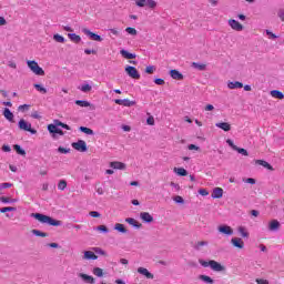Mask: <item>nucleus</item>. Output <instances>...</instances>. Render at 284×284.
I'll return each instance as SVG.
<instances>
[{"label": "nucleus", "instance_id": "f257e3e1", "mask_svg": "<svg viewBox=\"0 0 284 284\" xmlns=\"http://www.w3.org/2000/svg\"><path fill=\"white\" fill-rule=\"evenodd\" d=\"M31 216L32 219H36V221H39V223H42L43 225H51L53 227H59L61 225V221L54 220L45 214L31 213Z\"/></svg>", "mask_w": 284, "mask_h": 284}, {"label": "nucleus", "instance_id": "f03ea898", "mask_svg": "<svg viewBox=\"0 0 284 284\" xmlns=\"http://www.w3.org/2000/svg\"><path fill=\"white\" fill-rule=\"evenodd\" d=\"M200 265H202V267H211L213 272H225V266L214 260H200Z\"/></svg>", "mask_w": 284, "mask_h": 284}, {"label": "nucleus", "instance_id": "7ed1b4c3", "mask_svg": "<svg viewBox=\"0 0 284 284\" xmlns=\"http://www.w3.org/2000/svg\"><path fill=\"white\" fill-rule=\"evenodd\" d=\"M27 65L31 70V72H33V74H37L38 77L45 75V71L43 70V68L39 67V63L37 61L28 60Z\"/></svg>", "mask_w": 284, "mask_h": 284}, {"label": "nucleus", "instance_id": "20e7f679", "mask_svg": "<svg viewBox=\"0 0 284 284\" xmlns=\"http://www.w3.org/2000/svg\"><path fill=\"white\" fill-rule=\"evenodd\" d=\"M18 128L22 130L23 132H30V134H37V130L32 129V124L24 119H21L18 122Z\"/></svg>", "mask_w": 284, "mask_h": 284}, {"label": "nucleus", "instance_id": "39448f33", "mask_svg": "<svg viewBox=\"0 0 284 284\" xmlns=\"http://www.w3.org/2000/svg\"><path fill=\"white\" fill-rule=\"evenodd\" d=\"M124 70L131 79H141V74L139 73V70H136V68L126 65Z\"/></svg>", "mask_w": 284, "mask_h": 284}, {"label": "nucleus", "instance_id": "423d86ee", "mask_svg": "<svg viewBox=\"0 0 284 284\" xmlns=\"http://www.w3.org/2000/svg\"><path fill=\"white\" fill-rule=\"evenodd\" d=\"M72 149L78 152H88V144L83 140H79L78 142L72 143Z\"/></svg>", "mask_w": 284, "mask_h": 284}, {"label": "nucleus", "instance_id": "0eeeda50", "mask_svg": "<svg viewBox=\"0 0 284 284\" xmlns=\"http://www.w3.org/2000/svg\"><path fill=\"white\" fill-rule=\"evenodd\" d=\"M217 232H220V234H224L225 236H232V234H234V229H232L230 225L222 224L217 226Z\"/></svg>", "mask_w": 284, "mask_h": 284}, {"label": "nucleus", "instance_id": "6e6552de", "mask_svg": "<svg viewBox=\"0 0 284 284\" xmlns=\"http://www.w3.org/2000/svg\"><path fill=\"white\" fill-rule=\"evenodd\" d=\"M82 32L83 34H87V37H90L92 41H99V42L103 41V38H101V36L90 31V29L88 28H83Z\"/></svg>", "mask_w": 284, "mask_h": 284}, {"label": "nucleus", "instance_id": "1a4fd4ad", "mask_svg": "<svg viewBox=\"0 0 284 284\" xmlns=\"http://www.w3.org/2000/svg\"><path fill=\"white\" fill-rule=\"evenodd\" d=\"M75 105H79L80 108H90V110H97V106L87 100H77Z\"/></svg>", "mask_w": 284, "mask_h": 284}, {"label": "nucleus", "instance_id": "9d476101", "mask_svg": "<svg viewBox=\"0 0 284 284\" xmlns=\"http://www.w3.org/2000/svg\"><path fill=\"white\" fill-rule=\"evenodd\" d=\"M229 26H231L232 30H235L236 32H241L243 30V24L234 19L229 20Z\"/></svg>", "mask_w": 284, "mask_h": 284}, {"label": "nucleus", "instance_id": "9b49d317", "mask_svg": "<svg viewBox=\"0 0 284 284\" xmlns=\"http://www.w3.org/2000/svg\"><path fill=\"white\" fill-rule=\"evenodd\" d=\"M231 243L234 247H239V250H243V247H245V242H243L241 237H233Z\"/></svg>", "mask_w": 284, "mask_h": 284}, {"label": "nucleus", "instance_id": "f8f14e48", "mask_svg": "<svg viewBox=\"0 0 284 284\" xmlns=\"http://www.w3.org/2000/svg\"><path fill=\"white\" fill-rule=\"evenodd\" d=\"M268 230L270 232H276V230H281V222H278V220H272L268 223Z\"/></svg>", "mask_w": 284, "mask_h": 284}, {"label": "nucleus", "instance_id": "ddd939ff", "mask_svg": "<svg viewBox=\"0 0 284 284\" xmlns=\"http://www.w3.org/2000/svg\"><path fill=\"white\" fill-rule=\"evenodd\" d=\"M256 165H262V168H265L266 170H270L271 172H274V166L270 164L265 160H255Z\"/></svg>", "mask_w": 284, "mask_h": 284}, {"label": "nucleus", "instance_id": "4468645a", "mask_svg": "<svg viewBox=\"0 0 284 284\" xmlns=\"http://www.w3.org/2000/svg\"><path fill=\"white\" fill-rule=\"evenodd\" d=\"M140 219H141L144 223H152V221H154V217H153L149 212H142V213H140Z\"/></svg>", "mask_w": 284, "mask_h": 284}, {"label": "nucleus", "instance_id": "2eb2a0df", "mask_svg": "<svg viewBox=\"0 0 284 284\" xmlns=\"http://www.w3.org/2000/svg\"><path fill=\"white\" fill-rule=\"evenodd\" d=\"M48 130L51 134H59L60 136H63V130L57 128L54 124H49Z\"/></svg>", "mask_w": 284, "mask_h": 284}, {"label": "nucleus", "instance_id": "dca6fc26", "mask_svg": "<svg viewBox=\"0 0 284 284\" xmlns=\"http://www.w3.org/2000/svg\"><path fill=\"white\" fill-rule=\"evenodd\" d=\"M97 258H99V256H97V254H94V252H92V251L84 252V255H83L84 261H97Z\"/></svg>", "mask_w": 284, "mask_h": 284}, {"label": "nucleus", "instance_id": "f3484780", "mask_svg": "<svg viewBox=\"0 0 284 284\" xmlns=\"http://www.w3.org/2000/svg\"><path fill=\"white\" fill-rule=\"evenodd\" d=\"M3 116L7 119V121H10V123H14V113L10 111V109L6 108L3 111Z\"/></svg>", "mask_w": 284, "mask_h": 284}, {"label": "nucleus", "instance_id": "a211bd4d", "mask_svg": "<svg viewBox=\"0 0 284 284\" xmlns=\"http://www.w3.org/2000/svg\"><path fill=\"white\" fill-rule=\"evenodd\" d=\"M79 277L82 278V281H84V283H89V284L95 283V280L92 277V275H88L85 273H80Z\"/></svg>", "mask_w": 284, "mask_h": 284}, {"label": "nucleus", "instance_id": "6ab92c4d", "mask_svg": "<svg viewBox=\"0 0 284 284\" xmlns=\"http://www.w3.org/2000/svg\"><path fill=\"white\" fill-rule=\"evenodd\" d=\"M215 125L220 128V130H223L224 132H230V130H232V124L227 122H217Z\"/></svg>", "mask_w": 284, "mask_h": 284}, {"label": "nucleus", "instance_id": "aec40b11", "mask_svg": "<svg viewBox=\"0 0 284 284\" xmlns=\"http://www.w3.org/2000/svg\"><path fill=\"white\" fill-rule=\"evenodd\" d=\"M138 273L142 274V276H145V278H154V274L150 273V271H148L145 267H139Z\"/></svg>", "mask_w": 284, "mask_h": 284}, {"label": "nucleus", "instance_id": "412c9836", "mask_svg": "<svg viewBox=\"0 0 284 284\" xmlns=\"http://www.w3.org/2000/svg\"><path fill=\"white\" fill-rule=\"evenodd\" d=\"M170 74L175 81H183V75L181 72H179V70L173 69L170 71Z\"/></svg>", "mask_w": 284, "mask_h": 284}, {"label": "nucleus", "instance_id": "4be33fe9", "mask_svg": "<svg viewBox=\"0 0 284 284\" xmlns=\"http://www.w3.org/2000/svg\"><path fill=\"white\" fill-rule=\"evenodd\" d=\"M212 199H223V189L215 187L212 192Z\"/></svg>", "mask_w": 284, "mask_h": 284}, {"label": "nucleus", "instance_id": "5701e85b", "mask_svg": "<svg viewBox=\"0 0 284 284\" xmlns=\"http://www.w3.org/2000/svg\"><path fill=\"white\" fill-rule=\"evenodd\" d=\"M110 168H113V170H125V163L123 162H111Z\"/></svg>", "mask_w": 284, "mask_h": 284}, {"label": "nucleus", "instance_id": "b1692460", "mask_svg": "<svg viewBox=\"0 0 284 284\" xmlns=\"http://www.w3.org/2000/svg\"><path fill=\"white\" fill-rule=\"evenodd\" d=\"M192 68H194L195 70H200V72H203L207 69V64L199 63V62H192Z\"/></svg>", "mask_w": 284, "mask_h": 284}, {"label": "nucleus", "instance_id": "393cba45", "mask_svg": "<svg viewBox=\"0 0 284 284\" xmlns=\"http://www.w3.org/2000/svg\"><path fill=\"white\" fill-rule=\"evenodd\" d=\"M120 54L124 58V59H136V54L134 53H130L128 50L122 49L120 51Z\"/></svg>", "mask_w": 284, "mask_h": 284}, {"label": "nucleus", "instance_id": "a878e982", "mask_svg": "<svg viewBox=\"0 0 284 284\" xmlns=\"http://www.w3.org/2000/svg\"><path fill=\"white\" fill-rule=\"evenodd\" d=\"M227 88H229L230 90L241 89V88H243V83H242V82H239V81L229 82V83H227Z\"/></svg>", "mask_w": 284, "mask_h": 284}, {"label": "nucleus", "instance_id": "bb28decb", "mask_svg": "<svg viewBox=\"0 0 284 284\" xmlns=\"http://www.w3.org/2000/svg\"><path fill=\"white\" fill-rule=\"evenodd\" d=\"M68 38L73 43H81V36H78L77 33H68Z\"/></svg>", "mask_w": 284, "mask_h": 284}, {"label": "nucleus", "instance_id": "cd10ccee", "mask_svg": "<svg viewBox=\"0 0 284 284\" xmlns=\"http://www.w3.org/2000/svg\"><path fill=\"white\" fill-rule=\"evenodd\" d=\"M114 230H116V232H120L121 234H128V229H125V225L121 223H116L114 225Z\"/></svg>", "mask_w": 284, "mask_h": 284}, {"label": "nucleus", "instance_id": "c85d7f7f", "mask_svg": "<svg viewBox=\"0 0 284 284\" xmlns=\"http://www.w3.org/2000/svg\"><path fill=\"white\" fill-rule=\"evenodd\" d=\"M173 172H175V174H178V176H187V170H185L183 168H174Z\"/></svg>", "mask_w": 284, "mask_h": 284}, {"label": "nucleus", "instance_id": "c756f323", "mask_svg": "<svg viewBox=\"0 0 284 284\" xmlns=\"http://www.w3.org/2000/svg\"><path fill=\"white\" fill-rule=\"evenodd\" d=\"M125 223H129V225H133V227H141V223H139V221L132 219V217H128L125 219Z\"/></svg>", "mask_w": 284, "mask_h": 284}, {"label": "nucleus", "instance_id": "7c9ffc66", "mask_svg": "<svg viewBox=\"0 0 284 284\" xmlns=\"http://www.w3.org/2000/svg\"><path fill=\"white\" fill-rule=\"evenodd\" d=\"M271 97H273V99H280V100L284 99L283 92H281L278 90L271 91Z\"/></svg>", "mask_w": 284, "mask_h": 284}, {"label": "nucleus", "instance_id": "2f4dec72", "mask_svg": "<svg viewBox=\"0 0 284 284\" xmlns=\"http://www.w3.org/2000/svg\"><path fill=\"white\" fill-rule=\"evenodd\" d=\"M199 278L204 283L214 284V280L207 275H200Z\"/></svg>", "mask_w": 284, "mask_h": 284}, {"label": "nucleus", "instance_id": "473e14b6", "mask_svg": "<svg viewBox=\"0 0 284 284\" xmlns=\"http://www.w3.org/2000/svg\"><path fill=\"white\" fill-rule=\"evenodd\" d=\"M53 41H55L57 43H65V38H63V36L55 33L53 36Z\"/></svg>", "mask_w": 284, "mask_h": 284}, {"label": "nucleus", "instance_id": "72a5a7b5", "mask_svg": "<svg viewBox=\"0 0 284 284\" xmlns=\"http://www.w3.org/2000/svg\"><path fill=\"white\" fill-rule=\"evenodd\" d=\"M33 88H36V90L38 92H40L41 94H48V89H45L44 87H42L41 84H33Z\"/></svg>", "mask_w": 284, "mask_h": 284}, {"label": "nucleus", "instance_id": "f704fd0d", "mask_svg": "<svg viewBox=\"0 0 284 284\" xmlns=\"http://www.w3.org/2000/svg\"><path fill=\"white\" fill-rule=\"evenodd\" d=\"M13 150H16L18 154H21V156H26V150L21 149V145L19 144L13 145Z\"/></svg>", "mask_w": 284, "mask_h": 284}, {"label": "nucleus", "instance_id": "c9c22d12", "mask_svg": "<svg viewBox=\"0 0 284 284\" xmlns=\"http://www.w3.org/2000/svg\"><path fill=\"white\" fill-rule=\"evenodd\" d=\"M235 152H239V154H242L243 156H250V153L245 149H241L239 146H234Z\"/></svg>", "mask_w": 284, "mask_h": 284}, {"label": "nucleus", "instance_id": "e433bc0d", "mask_svg": "<svg viewBox=\"0 0 284 284\" xmlns=\"http://www.w3.org/2000/svg\"><path fill=\"white\" fill-rule=\"evenodd\" d=\"M80 132H83L84 134H89V135L94 134V131L87 126H80Z\"/></svg>", "mask_w": 284, "mask_h": 284}, {"label": "nucleus", "instance_id": "4c0bfd02", "mask_svg": "<svg viewBox=\"0 0 284 284\" xmlns=\"http://www.w3.org/2000/svg\"><path fill=\"white\" fill-rule=\"evenodd\" d=\"M68 187V182L65 180H61L59 183H58V190H65Z\"/></svg>", "mask_w": 284, "mask_h": 284}, {"label": "nucleus", "instance_id": "58836bf2", "mask_svg": "<svg viewBox=\"0 0 284 284\" xmlns=\"http://www.w3.org/2000/svg\"><path fill=\"white\" fill-rule=\"evenodd\" d=\"M93 274H94V276H99L101 278V276H103V268L94 267L93 268Z\"/></svg>", "mask_w": 284, "mask_h": 284}, {"label": "nucleus", "instance_id": "ea45409f", "mask_svg": "<svg viewBox=\"0 0 284 284\" xmlns=\"http://www.w3.org/2000/svg\"><path fill=\"white\" fill-rule=\"evenodd\" d=\"M32 234H34V236H41L42 239H45V236H48V233L41 232L39 230H32Z\"/></svg>", "mask_w": 284, "mask_h": 284}, {"label": "nucleus", "instance_id": "a19ab883", "mask_svg": "<svg viewBox=\"0 0 284 284\" xmlns=\"http://www.w3.org/2000/svg\"><path fill=\"white\" fill-rule=\"evenodd\" d=\"M16 211H17V209L12 207V206H6V207L0 209L1 214H6V212H16Z\"/></svg>", "mask_w": 284, "mask_h": 284}, {"label": "nucleus", "instance_id": "79ce46f5", "mask_svg": "<svg viewBox=\"0 0 284 284\" xmlns=\"http://www.w3.org/2000/svg\"><path fill=\"white\" fill-rule=\"evenodd\" d=\"M239 232H240L241 236H243L244 239H247V236H250V233H247V231L243 226L239 227Z\"/></svg>", "mask_w": 284, "mask_h": 284}, {"label": "nucleus", "instance_id": "37998d69", "mask_svg": "<svg viewBox=\"0 0 284 284\" xmlns=\"http://www.w3.org/2000/svg\"><path fill=\"white\" fill-rule=\"evenodd\" d=\"M81 92H91L92 91V85L90 84H83L81 88H80Z\"/></svg>", "mask_w": 284, "mask_h": 284}, {"label": "nucleus", "instance_id": "c03bdc74", "mask_svg": "<svg viewBox=\"0 0 284 284\" xmlns=\"http://www.w3.org/2000/svg\"><path fill=\"white\" fill-rule=\"evenodd\" d=\"M148 3V0H136L135 1V6H138V8H145Z\"/></svg>", "mask_w": 284, "mask_h": 284}, {"label": "nucleus", "instance_id": "a18cd8bd", "mask_svg": "<svg viewBox=\"0 0 284 284\" xmlns=\"http://www.w3.org/2000/svg\"><path fill=\"white\" fill-rule=\"evenodd\" d=\"M125 32H128V34H132V37H136V29H134L132 27H128L125 29Z\"/></svg>", "mask_w": 284, "mask_h": 284}, {"label": "nucleus", "instance_id": "49530a36", "mask_svg": "<svg viewBox=\"0 0 284 284\" xmlns=\"http://www.w3.org/2000/svg\"><path fill=\"white\" fill-rule=\"evenodd\" d=\"M146 6L150 7L152 10H154V8H156V1L146 0Z\"/></svg>", "mask_w": 284, "mask_h": 284}, {"label": "nucleus", "instance_id": "de8ad7c7", "mask_svg": "<svg viewBox=\"0 0 284 284\" xmlns=\"http://www.w3.org/2000/svg\"><path fill=\"white\" fill-rule=\"evenodd\" d=\"M154 70H156V68H154V65H149L145 69L146 74H154Z\"/></svg>", "mask_w": 284, "mask_h": 284}, {"label": "nucleus", "instance_id": "09e8293b", "mask_svg": "<svg viewBox=\"0 0 284 284\" xmlns=\"http://www.w3.org/2000/svg\"><path fill=\"white\" fill-rule=\"evenodd\" d=\"M205 245H207V242L205 241H200L195 244V250H200L201 247H204Z\"/></svg>", "mask_w": 284, "mask_h": 284}, {"label": "nucleus", "instance_id": "8fccbe9b", "mask_svg": "<svg viewBox=\"0 0 284 284\" xmlns=\"http://www.w3.org/2000/svg\"><path fill=\"white\" fill-rule=\"evenodd\" d=\"M89 214L92 216V219H101V213L97 211H91Z\"/></svg>", "mask_w": 284, "mask_h": 284}, {"label": "nucleus", "instance_id": "3c124183", "mask_svg": "<svg viewBox=\"0 0 284 284\" xmlns=\"http://www.w3.org/2000/svg\"><path fill=\"white\" fill-rule=\"evenodd\" d=\"M9 187H12V183H2L0 184V190H8Z\"/></svg>", "mask_w": 284, "mask_h": 284}, {"label": "nucleus", "instance_id": "603ef678", "mask_svg": "<svg viewBox=\"0 0 284 284\" xmlns=\"http://www.w3.org/2000/svg\"><path fill=\"white\" fill-rule=\"evenodd\" d=\"M58 152H60V154H68V152H70V149H65L63 146H59L58 148Z\"/></svg>", "mask_w": 284, "mask_h": 284}, {"label": "nucleus", "instance_id": "864d4df0", "mask_svg": "<svg viewBox=\"0 0 284 284\" xmlns=\"http://www.w3.org/2000/svg\"><path fill=\"white\" fill-rule=\"evenodd\" d=\"M154 83L156 85H165V80L161 79V78H158L154 80Z\"/></svg>", "mask_w": 284, "mask_h": 284}, {"label": "nucleus", "instance_id": "5fc2aeb1", "mask_svg": "<svg viewBox=\"0 0 284 284\" xmlns=\"http://www.w3.org/2000/svg\"><path fill=\"white\" fill-rule=\"evenodd\" d=\"M122 105H124L125 108H130L131 105H134V102L125 99Z\"/></svg>", "mask_w": 284, "mask_h": 284}, {"label": "nucleus", "instance_id": "6e6d98bb", "mask_svg": "<svg viewBox=\"0 0 284 284\" xmlns=\"http://www.w3.org/2000/svg\"><path fill=\"white\" fill-rule=\"evenodd\" d=\"M255 283H257V284H270V281L263 280V278H256Z\"/></svg>", "mask_w": 284, "mask_h": 284}, {"label": "nucleus", "instance_id": "4d7b16f0", "mask_svg": "<svg viewBox=\"0 0 284 284\" xmlns=\"http://www.w3.org/2000/svg\"><path fill=\"white\" fill-rule=\"evenodd\" d=\"M173 200L175 203H184V200L181 195H176Z\"/></svg>", "mask_w": 284, "mask_h": 284}, {"label": "nucleus", "instance_id": "13d9d810", "mask_svg": "<svg viewBox=\"0 0 284 284\" xmlns=\"http://www.w3.org/2000/svg\"><path fill=\"white\" fill-rule=\"evenodd\" d=\"M199 194H201V196H207V194H210V192H207V190H205V189H200Z\"/></svg>", "mask_w": 284, "mask_h": 284}, {"label": "nucleus", "instance_id": "bf43d9fd", "mask_svg": "<svg viewBox=\"0 0 284 284\" xmlns=\"http://www.w3.org/2000/svg\"><path fill=\"white\" fill-rule=\"evenodd\" d=\"M0 201H1V203H10V201H12V199L7 197V196H1Z\"/></svg>", "mask_w": 284, "mask_h": 284}, {"label": "nucleus", "instance_id": "052dcab7", "mask_svg": "<svg viewBox=\"0 0 284 284\" xmlns=\"http://www.w3.org/2000/svg\"><path fill=\"white\" fill-rule=\"evenodd\" d=\"M146 123H148V125H154V116H149L146 119Z\"/></svg>", "mask_w": 284, "mask_h": 284}, {"label": "nucleus", "instance_id": "680f3d73", "mask_svg": "<svg viewBox=\"0 0 284 284\" xmlns=\"http://www.w3.org/2000/svg\"><path fill=\"white\" fill-rule=\"evenodd\" d=\"M11 151L12 149L10 148V145L8 144L2 145V152H11Z\"/></svg>", "mask_w": 284, "mask_h": 284}, {"label": "nucleus", "instance_id": "e2e57ef3", "mask_svg": "<svg viewBox=\"0 0 284 284\" xmlns=\"http://www.w3.org/2000/svg\"><path fill=\"white\" fill-rule=\"evenodd\" d=\"M98 230H99V232H108V226L100 225V226H98Z\"/></svg>", "mask_w": 284, "mask_h": 284}, {"label": "nucleus", "instance_id": "0e129e2a", "mask_svg": "<svg viewBox=\"0 0 284 284\" xmlns=\"http://www.w3.org/2000/svg\"><path fill=\"white\" fill-rule=\"evenodd\" d=\"M277 17H280L281 21L284 22V10H280Z\"/></svg>", "mask_w": 284, "mask_h": 284}, {"label": "nucleus", "instance_id": "69168bd1", "mask_svg": "<svg viewBox=\"0 0 284 284\" xmlns=\"http://www.w3.org/2000/svg\"><path fill=\"white\" fill-rule=\"evenodd\" d=\"M204 110H205L206 112H212V110H214V105L207 104Z\"/></svg>", "mask_w": 284, "mask_h": 284}, {"label": "nucleus", "instance_id": "338daca9", "mask_svg": "<svg viewBox=\"0 0 284 284\" xmlns=\"http://www.w3.org/2000/svg\"><path fill=\"white\" fill-rule=\"evenodd\" d=\"M32 119H41V115L39 114V112L34 111L32 114H31Z\"/></svg>", "mask_w": 284, "mask_h": 284}, {"label": "nucleus", "instance_id": "774afa93", "mask_svg": "<svg viewBox=\"0 0 284 284\" xmlns=\"http://www.w3.org/2000/svg\"><path fill=\"white\" fill-rule=\"evenodd\" d=\"M84 52L87 54H97V51L95 50H90V49H85Z\"/></svg>", "mask_w": 284, "mask_h": 284}]
</instances>
